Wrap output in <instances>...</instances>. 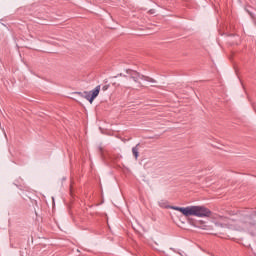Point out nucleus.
I'll return each mask as SVG.
<instances>
[{
	"mask_svg": "<svg viewBox=\"0 0 256 256\" xmlns=\"http://www.w3.org/2000/svg\"><path fill=\"white\" fill-rule=\"evenodd\" d=\"M173 211H179L184 217H211V210L205 206L172 207Z\"/></svg>",
	"mask_w": 256,
	"mask_h": 256,
	"instance_id": "f257e3e1",
	"label": "nucleus"
},
{
	"mask_svg": "<svg viewBox=\"0 0 256 256\" xmlns=\"http://www.w3.org/2000/svg\"><path fill=\"white\" fill-rule=\"evenodd\" d=\"M99 91H101L100 85L96 86V88L92 91L84 92L83 95L85 99H87V101H89L90 103H93V101H95V98L98 97Z\"/></svg>",
	"mask_w": 256,
	"mask_h": 256,
	"instance_id": "f03ea898",
	"label": "nucleus"
},
{
	"mask_svg": "<svg viewBox=\"0 0 256 256\" xmlns=\"http://www.w3.org/2000/svg\"><path fill=\"white\" fill-rule=\"evenodd\" d=\"M127 75L130 77V79H133L135 83H139V79H142L143 74H140L137 71L128 69L126 70Z\"/></svg>",
	"mask_w": 256,
	"mask_h": 256,
	"instance_id": "7ed1b4c3",
	"label": "nucleus"
},
{
	"mask_svg": "<svg viewBox=\"0 0 256 256\" xmlns=\"http://www.w3.org/2000/svg\"><path fill=\"white\" fill-rule=\"evenodd\" d=\"M158 204H159V207H161L162 209H173V207H177V206L169 205V201L167 200H160Z\"/></svg>",
	"mask_w": 256,
	"mask_h": 256,
	"instance_id": "20e7f679",
	"label": "nucleus"
},
{
	"mask_svg": "<svg viewBox=\"0 0 256 256\" xmlns=\"http://www.w3.org/2000/svg\"><path fill=\"white\" fill-rule=\"evenodd\" d=\"M218 223H220L221 225H228L229 218L224 216H218Z\"/></svg>",
	"mask_w": 256,
	"mask_h": 256,
	"instance_id": "39448f33",
	"label": "nucleus"
},
{
	"mask_svg": "<svg viewBox=\"0 0 256 256\" xmlns=\"http://www.w3.org/2000/svg\"><path fill=\"white\" fill-rule=\"evenodd\" d=\"M132 153L136 160L139 159V144L132 148Z\"/></svg>",
	"mask_w": 256,
	"mask_h": 256,
	"instance_id": "423d86ee",
	"label": "nucleus"
},
{
	"mask_svg": "<svg viewBox=\"0 0 256 256\" xmlns=\"http://www.w3.org/2000/svg\"><path fill=\"white\" fill-rule=\"evenodd\" d=\"M142 80L143 81H148L149 83H156L155 79H153L151 77H148V76H145V75L142 76Z\"/></svg>",
	"mask_w": 256,
	"mask_h": 256,
	"instance_id": "0eeeda50",
	"label": "nucleus"
},
{
	"mask_svg": "<svg viewBox=\"0 0 256 256\" xmlns=\"http://www.w3.org/2000/svg\"><path fill=\"white\" fill-rule=\"evenodd\" d=\"M107 89H109V86H103V87H102V90H103V91H107Z\"/></svg>",
	"mask_w": 256,
	"mask_h": 256,
	"instance_id": "6e6552de",
	"label": "nucleus"
},
{
	"mask_svg": "<svg viewBox=\"0 0 256 256\" xmlns=\"http://www.w3.org/2000/svg\"><path fill=\"white\" fill-rule=\"evenodd\" d=\"M119 77H127V75H123V74H118Z\"/></svg>",
	"mask_w": 256,
	"mask_h": 256,
	"instance_id": "1a4fd4ad",
	"label": "nucleus"
},
{
	"mask_svg": "<svg viewBox=\"0 0 256 256\" xmlns=\"http://www.w3.org/2000/svg\"><path fill=\"white\" fill-rule=\"evenodd\" d=\"M149 13H151V15H153V13H155V10H150Z\"/></svg>",
	"mask_w": 256,
	"mask_h": 256,
	"instance_id": "9d476101",
	"label": "nucleus"
},
{
	"mask_svg": "<svg viewBox=\"0 0 256 256\" xmlns=\"http://www.w3.org/2000/svg\"><path fill=\"white\" fill-rule=\"evenodd\" d=\"M139 87H143V85H141V83L139 82Z\"/></svg>",
	"mask_w": 256,
	"mask_h": 256,
	"instance_id": "9b49d317",
	"label": "nucleus"
}]
</instances>
